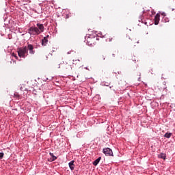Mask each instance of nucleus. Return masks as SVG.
<instances>
[{"label":"nucleus","instance_id":"obj_24","mask_svg":"<svg viewBox=\"0 0 175 175\" xmlns=\"http://www.w3.org/2000/svg\"><path fill=\"white\" fill-rule=\"evenodd\" d=\"M20 90L21 91H23V87H21Z\"/></svg>","mask_w":175,"mask_h":175},{"label":"nucleus","instance_id":"obj_13","mask_svg":"<svg viewBox=\"0 0 175 175\" xmlns=\"http://www.w3.org/2000/svg\"><path fill=\"white\" fill-rule=\"evenodd\" d=\"M159 157L161 159H166V154L164 153H161Z\"/></svg>","mask_w":175,"mask_h":175},{"label":"nucleus","instance_id":"obj_18","mask_svg":"<svg viewBox=\"0 0 175 175\" xmlns=\"http://www.w3.org/2000/svg\"><path fill=\"white\" fill-rule=\"evenodd\" d=\"M12 56L16 57V59H17V58H18V57H17V55H16V54L12 53Z\"/></svg>","mask_w":175,"mask_h":175},{"label":"nucleus","instance_id":"obj_17","mask_svg":"<svg viewBox=\"0 0 175 175\" xmlns=\"http://www.w3.org/2000/svg\"><path fill=\"white\" fill-rule=\"evenodd\" d=\"M4 155H5V154H3V152H0V159H2V158H3Z\"/></svg>","mask_w":175,"mask_h":175},{"label":"nucleus","instance_id":"obj_10","mask_svg":"<svg viewBox=\"0 0 175 175\" xmlns=\"http://www.w3.org/2000/svg\"><path fill=\"white\" fill-rule=\"evenodd\" d=\"M48 42H49V40H47V37H44L42 40V46H46Z\"/></svg>","mask_w":175,"mask_h":175},{"label":"nucleus","instance_id":"obj_5","mask_svg":"<svg viewBox=\"0 0 175 175\" xmlns=\"http://www.w3.org/2000/svg\"><path fill=\"white\" fill-rule=\"evenodd\" d=\"M103 152L107 157H113V150L109 148H106L103 149Z\"/></svg>","mask_w":175,"mask_h":175},{"label":"nucleus","instance_id":"obj_2","mask_svg":"<svg viewBox=\"0 0 175 175\" xmlns=\"http://www.w3.org/2000/svg\"><path fill=\"white\" fill-rule=\"evenodd\" d=\"M17 53L20 58H25V54L28 55V50L27 46H24L23 48H18Z\"/></svg>","mask_w":175,"mask_h":175},{"label":"nucleus","instance_id":"obj_20","mask_svg":"<svg viewBox=\"0 0 175 175\" xmlns=\"http://www.w3.org/2000/svg\"><path fill=\"white\" fill-rule=\"evenodd\" d=\"M66 18H69V15L67 14V15L66 16Z\"/></svg>","mask_w":175,"mask_h":175},{"label":"nucleus","instance_id":"obj_14","mask_svg":"<svg viewBox=\"0 0 175 175\" xmlns=\"http://www.w3.org/2000/svg\"><path fill=\"white\" fill-rule=\"evenodd\" d=\"M163 87H161V90H166V88H167L166 87V81H163L162 83Z\"/></svg>","mask_w":175,"mask_h":175},{"label":"nucleus","instance_id":"obj_3","mask_svg":"<svg viewBox=\"0 0 175 175\" xmlns=\"http://www.w3.org/2000/svg\"><path fill=\"white\" fill-rule=\"evenodd\" d=\"M86 40L88 46H94L96 44V42H98V37L90 36L88 37Z\"/></svg>","mask_w":175,"mask_h":175},{"label":"nucleus","instance_id":"obj_12","mask_svg":"<svg viewBox=\"0 0 175 175\" xmlns=\"http://www.w3.org/2000/svg\"><path fill=\"white\" fill-rule=\"evenodd\" d=\"M102 159V157H98L97 159H96L94 162H93V165L94 166H96L98 165V163H99V162H100V160Z\"/></svg>","mask_w":175,"mask_h":175},{"label":"nucleus","instance_id":"obj_15","mask_svg":"<svg viewBox=\"0 0 175 175\" xmlns=\"http://www.w3.org/2000/svg\"><path fill=\"white\" fill-rule=\"evenodd\" d=\"M172 136L171 133H166L164 135V137H167V139H170V137Z\"/></svg>","mask_w":175,"mask_h":175},{"label":"nucleus","instance_id":"obj_11","mask_svg":"<svg viewBox=\"0 0 175 175\" xmlns=\"http://www.w3.org/2000/svg\"><path fill=\"white\" fill-rule=\"evenodd\" d=\"M69 167L70 169H71L72 170H75V161H70L69 163Z\"/></svg>","mask_w":175,"mask_h":175},{"label":"nucleus","instance_id":"obj_4","mask_svg":"<svg viewBox=\"0 0 175 175\" xmlns=\"http://www.w3.org/2000/svg\"><path fill=\"white\" fill-rule=\"evenodd\" d=\"M29 35H40V30L36 27H31L28 30Z\"/></svg>","mask_w":175,"mask_h":175},{"label":"nucleus","instance_id":"obj_16","mask_svg":"<svg viewBox=\"0 0 175 175\" xmlns=\"http://www.w3.org/2000/svg\"><path fill=\"white\" fill-rule=\"evenodd\" d=\"M14 95L15 98H16L17 99H21V96L20 94H18V93H14Z\"/></svg>","mask_w":175,"mask_h":175},{"label":"nucleus","instance_id":"obj_26","mask_svg":"<svg viewBox=\"0 0 175 175\" xmlns=\"http://www.w3.org/2000/svg\"><path fill=\"white\" fill-rule=\"evenodd\" d=\"M79 62H80V59H78Z\"/></svg>","mask_w":175,"mask_h":175},{"label":"nucleus","instance_id":"obj_21","mask_svg":"<svg viewBox=\"0 0 175 175\" xmlns=\"http://www.w3.org/2000/svg\"><path fill=\"white\" fill-rule=\"evenodd\" d=\"M161 14H162V16H166V14L165 13H163Z\"/></svg>","mask_w":175,"mask_h":175},{"label":"nucleus","instance_id":"obj_9","mask_svg":"<svg viewBox=\"0 0 175 175\" xmlns=\"http://www.w3.org/2000/svg\"><path fill=\"white\" fill-rule=\"evenodd\" d=\"M49 155L51 157V159H48V161H49L50 162H53V161H55V159H57V157H55L54 155V154L50 152Z\"/></svg>","mask_w":175,"mask_h":175},{"label":"nucleus","instance_id":"obj_19","mask_svg":"<svg viewBox=\"0 0 175 175\" xmlns=\"http://www.w3.org/2000/svg\"><path fill=\"white\" fill-rule=\"evenodd\" d=\"M112 57H113V58H115L116 57V53H113Z\"/></svg>","mask_w":175,"mask_h":175},{"label":"nucleus","instance_id":"obj_1","mask_svg":"<svg viewBox=\"0 0 175 175\" xmlns=\"http://www.w3.org/2000/svg\"><path fill=\"white\" fill-rule=\"evenodd\" d=\"M70 64L71 63H65L64 62H60L59 60H56V62H55V65H56L57 68H58V69H59V68H61V65H62V68L64 70H72V64Z\"/></svg>","mask_w":175,"mask_h":175},{"label":"nucleus","instance_id":"obj_25","mask_svg":"<svg viewBox=\"0 0 175 175\" xmlns=\"http://www.w3.org/2000/svg\"><path fill=\"white\" fill-rule=\"evenodd\" d=\"M103 59H105V57H103Z\"/></svg>","mask_w":175,"mask_h":175},{"label":"nucleus","instance_id":"obj_6","mask_svg":"<svg viewBox=\"0 0 175 175\" xmlns=\"http://www.w3.org/2000/svg\"><path fill=\"white\" fill-rule=\"evenodd\" d=\"M161 15L159 14H157L154 16V25H158V24H159V20Z\"/></svg>","mask_w":175,"mask_h":175},{"label":"nucleus","instance_id":"obj_8","mask_svg":"<svg viewBox=\"0 0 175 175\" xmlns=\"http://www.w3.org/2000/svg\"><path fill=\"white\" fill-rule=\"evenodd\" d=\"M37 28H38L40 33L44 31V26H43V24L37 23Z\"/></svg>","mask_w":175,"mask_h":175},{"label":"nucleus","instance_id":"obj_22","mask_svg":"<svg viewBox=\"0 0 175 175\" xmlns=\"http://www.w3.org/2000/svg\"><path fill=\"white\" fill-rule=\"evenodd\" d=\"M50 36H46L45 38H49Z\"/></svg>","mask_w":175,"mask_h":175},{"label":"nucleus","instance_id":"obj_7","mask_svg":"<svg viewBox=\"0 0 175 175\" xmlns=\"http://www.w3.org/2000/svg\"><path fill=\"white\" fill-rule=\"evenodd\" d=\"M27 49L29 51V54H35V51H33V46L32 44H28Z\"/></svg>","mask_w":175,"mask_h":175},{"label":"nucleus","instance_id":"obj_23","mask_svg":"<svg viewBox=\"0 0 175 175\" xmlns=\"http://www.w3.org/2000/svg\"><path fill=\"white\" fill-rule=\"evenodd\" d=\"M115 54H118V51H115Z\"/></svg>","mask_w":175,"mask_h":175}]
</instances>
